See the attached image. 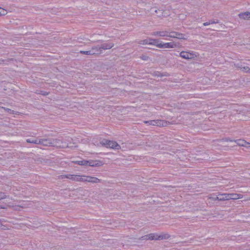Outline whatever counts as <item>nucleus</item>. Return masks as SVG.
Returning <instances> with one entry per match:
<instances>
[{
    "label": "nucleus",
    "mask_w": 250,
    "mask_h": 250,
    "mask_svg": "<svg viewBox=\"0 0 250 250\" xmlns=\"http://www.w3.org/2000/svg\"><path fill=\"white\" fill-rule=\"evenodd\" d=\"M104 144L106 145L107 147L115 149H119L121 146L116 142L106 140Z\"/></svg>",
    "instance_id": "6e6552de"
},
{
    "label": "nucleus",
    "mask_w": 250,
    "mask_h": 250,
    "mask_svg": "<svg viewBox=\"0 0 250 250\" xmlns=\"http://www.w3.org/2000/svg\"><path fill=\"white\" fill-rule=\"evenodd\" d=\"M153 41H154L153 39H148V42H153Z\"/></svg>",
    "instance_id": "a19ab883"
},
{
    "label": "nucleus",
    "mask_w": 250,
    "mask_h": 250,
    "mask_svg": "<svg viewBox=\"0 0 250 250\" xmlns=\"http://www.w3.org/2000/svg\"><path fill=\"white\" fill-rule=\"evenodd\" d=\"M160 48H175L177 47V44L174 42H162L159 45Z\"/></svg>",
    "instance_id": "1a4fd4ad"
},
{
    "label": "nucleus",
    "mask_w": 250,
    "mask_h": 250,
    "mask_svg": "<svg viewBox=\"0 0 250 250\" xmlns=\"http://www.w3.org/2000/svg\"><path fill=\"white\" fill-rule=\"evenodd\" d=\"M72 176L73 174H67V179L71 180Z\"/></svg>",
    "instance_id": "4c0bfd02"
},
{
    "label": "nucleus",
    "mask_w": 250,
    "mask_h": 250,
    "mask_svg": "<svg viewBox=\"0 0 250 250\" xmlns=\"http://www.w3.org/2000/svg\"><path fill=\"white\" fill-rule=\"evenodd\" d=\"M21 207V206H12V208H13L14 209H15V210H17V209H18V208H18V207Z\"/></svg>",
    "instance_id": "ea45409f"
},
{
    "label": "nucleus",
    "mask_w": 250,
    "mask_h": 250,
    "mask_svg": "<svg viewBox=\"0 0 250 250\" xmlns=\"http://www.w3.org/2000/svg\"><path fill=\"white\" fill-rule=\"evenodd\" d=\"M7 11L0 7V16L5 15L7 14Z\"/></svg>",
    "instance_id": "7c9ffc66"
},
{
    "label": "nucleus",
    "mask_w": 250,
    "mask_h": 250,
    "mask_svg": "<svg viewBox=\"0 0 250 250\" xmlns=\"http://www.w3.org/2000/svg\"><path fill=\"white\" fill-rule=\"evenodd\" d=\"M179 56L186 60H192L197 57V55L193 51H182L179 54Z\"/></svg>",
    "instance_id": "39448f33"
},
{
    "label": "nucleus",
    "mask_w": 250,
    "mask_h": 250,
    "mask_svg": "<svg viewBox=\"0 0 250 250\" xmlns=\"http://www.w3.org/2000/svg\"><path fill=\"white\" fill-rule=\"evenodd\" d=\"M39 140L36 139V140H31V139H27L26 140V142L28 143H33L36 144H39Z\"/></svg>",
    "instance_id": "c85d7f7f"
},
{
    "label": "nucleus",
    "mask_w": 250,
    "mask_h": 250,
    "mask_svg": "<svg viewBox=\"0 0 250 250\" xmlns=\"http://www.w3.org/2000/svg\"><path fill=\"white\" fill-rule=\"evenodd\" d=\"M1 109V107L0 106V109Z\"/></svg>",
    "instance_id": "49530a36"
},
{
    "label": "nucleus",
    "mask_w": 250,
    "mask_h": 250,
    "mask_svg": "<svg viewBox=\"0 0 250 250\" xmlns=\"http://www.w3.org/2000/svg\"><path fill=\"white\" fill-rule=\"evenodd\" d=\"M73 162L80 166H87V160L76 161Z\"/></svg>",
    "instance_id": "393cba45"
},
{
    "label": "nucleus",
    "mask_w": 250,
    "mask_h": 250,
    "mask_svg": "<svg viewBox=\"0 0 250 250\" xmlns=\"http://www.w3.org/2000/svg\"><path fill=\"white\" fill-rule=\"evenodd\" d=\"M99 35L97 34H93L91 36V42H97L99 41V38H98Z\"/></svg>",
    "instance_id": "5701e85b"
},
{
    "label": "nucleus",
    "mask_w": 250,
    "mask_h": 250,
    "mask_svg": "<svg viewBox=\"0 0 250 250\" xmlns=\"http://www.w3.org/2000/svg\"><path fill=\"white\" fill-rule=\"evenodd\" d=\"M169 31L167 30H160L153 32L151 35L155 37H168Z\"/></svg>",
    "instance_id": "0eeeda50"
},
{
    "label": "nucleus",
    "mask_w": 250,
    "mask_h": 250,
    "mask_svg": "<svg viewBox=\"0 0 250 250\" xmlns=\"http://www.w3.org/2000/svg\"><path fill=\"white\" fill-rule=\"evenodd\" d=\"M210 21H209L208 22H204L203 23V25L204 26H207V25H210Z\"/></svg>",
    "instance_id": "58836bf2"
},
{
    "label": "nucleus",
    "mask_w": 250,
    "mask_h": 250,
    "mask_svg": "<svg viewBox=\"0 0 250 250\" xmlns=\"http://www.w3.org/2000/svg\"><path fill=\"white\" fill-rule=\"evenodd\" d=\"M216 199L219 201H226L229 200V193H219Z\"/></svg>",
    "instance_id": "f8f14e48"
},
{
    "label": "nucleus",
    "mask_w": 250,
    "mask_h": 250,
    "mask_svg": "<svg viewBox=\"0 0 250 250\" xmlns=\"http://www.w3.org/2000/svg\"><path fill=\"white\" fill-rule=\"evenodd\" d=\"M170 235L168 233L161 232L160 233H151L143 236L139 238L140 240H162L168 239Z\"/></svg>",
    "instance_id": "f257e3e1"
},
{
    "label": "nucleus",
    "mask_w": 250,
    "mask_h": 250,
    "mask_svg": "<svg viewBox=\"0 0 250 250\" xmlns=\"http://www.w3.org/2000/svg\"><path fill=\"white\" fill-rule=\"evenodd\" d=\"M6 207L5 206L0 205V209H6Z\"/></svg>",
    "instance_id": "79ce46f5"
},
{
    "label": "nucleus",
    "mask_w": 250,
    "mask_h": 250,
    "mask_svg": "<svg viewBox=\"0 0 250 250\" xmlns=\"http://www.w3.org/2000/svg\"><path fill=\"white\" fill-rule=\"evenodd\" d=\"M53 139H42L39 140V144L42 145L44 146H53Z\"/></svg>",
    "instance_id": "9d476101"
},
{
    "label": "nucleus",
    "mask_w": 250,
    "mask_h": 250,
    "mask_svg": "<svg viewBox=\"0 0 250 250\" xmlns=\"http://www.w3.org/2000/svg\"><path fill=\"white\" fill-rule=\"evenodd\" d=\"M150 42H148V39H145L144 40L140 41L139 42V44L142 45L149 44Z\"/></svg>",
    "instance_id": "cd10ccee"
},
{
    "label": "nucleus",
    "mask_w": 250,
    "mask_h": 250,
    "mask_svg": "<svg viewBox=\"0 0 250 250\" xmlns=\"http://www.w3.org/2000/svg\"><path fill=\"white\" fill-rule=\"evenodd\" d=\"M177 33H178L177 32H175V31H169L168 37L172 38H176V37L177 35Z\"/></svg>",
    "instance_id": "b1692460"
},
{
    "label": "nucleus",
    "mask_w": 250,
    "mask_h": 250,
    "mask_svg": "<svg viewBox=\"0 0 250 250\" xmlns=\"http://www.w3.org/2000/svg\"><path fill=\"white\" fill-rule=\"evenodd\" d=\"M1 109H4L5 111L11 114H14V112H15V111L14 110H12L11 109L8 108L1 107Z\"/></svg>",
    "instance_id": "c756f323"
},
{
    "label": "nucleus",
    "mask_w": 250,
    "mask_h": 250,
    "mask_svg": "<svg viewBox=\"0 0 250 250\" xmlns=\"http://www.w3.org/2000/svg\"><path fill=\"white\" fill-rule=\"evenodd\" d=\"M87 166H89L91 167H98L100 166L101 162L97 161H93V160H90V161H87L86 162Z\"/></svg>",
    "instance_id": "a211bd4d"
},
{
    "label": "nucleus",
    "mask_w": 250,
    "mask_h": 250,
    "mask_svg": "<svg viewBox=\"0 0 250 250\" xmlns=\"http://www.w3.org/2000/svg\"><path fill=\"white\" fill-rule=\"evenodd\" d=\"M7 198L12 200V198H10L9 195H7L6 193L0 191V200Z\"/></svg>",
    "instance_id": "aec40b11"
},
{
    "label": "nucleus",
    "mask_w": 250,
    "mask_h": 250,
    "mask_svg": "<svg viewBox=\"0 0 250 250\" xmlns=\"http://www.w3.org/2000/svg\"><path fill=\"white\" fill-rule=\"evenodd\" d=\"M154 8H157L155 6L151 7L149 10H147V11L149 12L151 15H155V13H154V10L153 9Z\"/></svg>",
    "instance_id": "2f4dec72"
},
{
    "label": "nucleus",
    "mask_w": 250,
    "mask_h": 250,
    "mask_svg": "<svg viewBox=\"0 0 250 250\" xmlns=\"http://www.w3.org/2000/svg\"><path fill=\"white\" fill-rule=\"evenodd\" d=\"M91 50L93 51V55H98L103 53L100 45L93 46L91 48Z\"/></svg>",
    "instance_id": "ddd939ff"
},
{
    "label": "nucleus",
    "mask_w": 250,
    "mask_h": 250,
    "mask_svg": "<svg viewBox=\"0 0 250 250\" xmlns=\"http://www.w3.org/2000/svg\"><path fill=\"white\" fill-rule=\"evenodd\" d=\"M71 180L77 182H83V175L73 174Z\"/></svg>",
    "instance_id": "f3484780"
},
{
    "label": "nucleus",
    "mask_w": 250,
    "mask_h": 250,
    "mask_svg": "<svg viewBox=\"0 0 250 250\" xmlns=\"http://www.w3.org/2000/svg\"><path fill=\"white\" fill-rule=\"evenodd\" d=\"M114 45V44L113 43H104L102 44L100 46L102 50L103 51V50L110 49L112 48Z\"/></svg>",
    "instance_id": "2eb2a0df"
},
{
    "label": "nucleus",
    "mask_w": 250,
    "mask_h": 250,
    "mask_svg": "<svg viewBox=\"0 0 250 250\" xmlns=\"http://www.w3.org/2000/svg\"><path fill=\"white\" fill-rule=\"evenodd\" d=\"M245 147L250 148V143L246 142Z\"/></svg>",
    "instance_id": "f704fd0d"
},
{
    "label": "nucleus",
    "mask_w": 250,
    "mask_h": 250,
    "mask_svg": "<svg viewBox=\"0 0 250 250\" xmlns=\"http://www.w3.org/2000/svg\"><path fill=\"white\" fill-rule=\"evenodd\" d=\"M41 94L42 95L45 96L48 94V93L45 91H42Z\"/></svg>",
    "instance_id": "e433bc0d"
},
{
    "label": "nucleus",
    "mask_w": 250,
    "mask_h": 250,
    "mask_svg": "<svg viewBox=\"0 0 250 250\" xmlns=\"http://www.w3.org/2000/svg\"><path fill=\"white\" fill-rule=\"evenodd\" d=\"M154 13L156 16L158 18L163 19L167 18L170 16V11L167 9H159L158 8H154Z\"/></svg>",
    "instance_id": "20e7f679"
},
{
    "label": "nucleus",
    "mask_w": 250,
    "mask_h": 250,
    "mask_svg": "<svg viewBox=\"0 0 250 250\" xmlns=\"http://www.w3.org/2000/svg\"><path fill=\"white\" fill-rule=\"evenodd\" d=\"M210 23L211 24H214V23H219V21L218 20L215 21V20H211L209 21Z\"/></svg>",
    "instance_id": "72a5a7b5"
},
{
    "label": "nucleus",
    "mask_w": 250,
    "mask_h": 250,
    "mask_svg": "<svg viewBox=\"0 0 250 250\" xmlns=\"http://www.w3.org/2000/svg\"><path fill=\"white\" fill-rule=\"evenodd\" d=\"M176 38L180 40H187V37H186V36L184 34H183L179 32L177 33Z\"/></svg>",
    "instance_id": "a878e982"
},
{
    "label": "nucleus",
    "mask_w": 250,
    "mask_h": 250,
    "mask_svg": "<svg viewBox=\"0 0 250 250\" xmlns=\"http://www.w3.org/2000/svg\"><path fill=\"white\" fill-rule=\"evenodd\" d=\"M144 123L146 124H148L149 125H157L159 126H166L170 124L168 122L161 120L145 121Z\"/></svg>",
    "instance_id": "7ed1b4c3"
},
{
    "label": "nucleus",
    "mask_w": 250,
    "mask_h": 250,
    "mask_svg": "<svg viewBox=\"0 0 250 250\" xmlns=\"http://www.w3.org/2000/svg\"><path fill=\"white\" fill-rule=\"evenodd\" d=\"M234 67L240 69L242 71L246 73H250V68L248 66H244L242 67V65L240 63H234Z\"/></svg>",
    "instance_id": "4468645a"
},
{
    "label": "nucleus",
    "mask_w": 250,
    "mask_h": 250,
    "mask_svg": "<svg viewBox=\"0 0 250 250\" xmlns=\"http://www.w3.org/2000/svg\"><path fill=\"white\" fill-rule=\"evenodd\" d=\"M80 52L81 54H84V55H93V51L91 50H88V51H80Z\"/></svg>",
    "instance_id": "bb28decb"
},
{
    "label": "nucleus",
    "mask_w": 250,
    "mask_h": 250,
    "mask_svg": "<svg viewBox=\"0 0 250 250\" xmlns=\"http://www.w3.org/2000/svg\"><path fill=\"white\" fill-rule=\"evenodd\" d=\"M209 199H212V200H218L216 199V197H215V198L209 197Z\"/></svg>",
    "instance_id": "37998d69"
},
{
    "label": "nucleus",
    "mask_w": 250,
    "mask_h": 250,
    "mask_svg": "<svg viewBox=\"0 0 250 250\" xmlns=\"http://www.w3.org/2000/svg\"><path fill=\"white\" fill-rule=\"evenodd\" d=\"M76 192L77 195L81 196V198L82 199H83L84 197H87L88 196L89 191L86 189H83L82 188L77 189L76 190Z\"/></svg>",
    "instance_id": "9b49d317"
},
{
    "label": "nucleus",
    "mask_w": 250,
    "mask_h": 250,
    "mask_svg": "<svg viewBox=\"0 0 250 250\" xmlns=\"http://www.w3.org/2000/svg\"><path fill=\"white\" fill-rule=\"evenodd\" d=\"M146 57H143L142 58L143 59V60H146Z\"/></svg>",
    "instance_id": "c03bdc74"
},
{
    "label": "nucleus",
    "mask_w": 250,
    "mask_h": 250,
    "mask_svg": "<svg viewBox=\"0 0 250 250\" xmlns=\"http://www.w3.org/2000/svg\"><path fill=\"white\" fill-rule=\"evenodd\" d=\"M102 180L94 176L83 175V182H88L92 184H97L101 183Z\"/></svg>",
    "instance_id": "423d86ee"
},
{
    "label": "nucleus",
    "mask_w": 250,
    "mask_h": 250,
    "mask_svg": "<svg viewBox=\"0 0 250 250\" xmlns=\"http://www.w3.org/2000/svg\"><path fill=\"white\" fill-rule=\"evenodd\" d=\"M229 200H236L238 199H241L243 197V195L237 193H229Z\"/></svg>",
    "instance_id": "6ab92c4d"
},
{
    "label": "nucleus",
    "mask_w": 250,
    "mask_h": 250,
    "mask_svg": "<svg viewBox=\"0 0 250 250\" xmlns=\"http://www.w3.org/2000/svg\"><path fill=\"white\" fill-rule=\"evenodd\" d=\"M52 142L53 146H56L60 148H72L73 147V146L70 144L69 145L66 142L59 139H53Z\"/></svg>",
    "instance_id": "f03ea898"
},
{
    "label": "nucleus",
    "mask_w": 250,
    "mask_h": 250,
    "mask_svg": "<svg viewBox=\"0 0 250 250\" xmlns=\"http://www.w3.org/2000/svg\"><path fill=\"white\" fill-rule=\"evenodd\" d=\"M67 178V174L65 175H61L59 176V179L61 180H62L63 179Z\"/></svg>",
    "instance_id": "473e14b6"
},
{
    "label": "nucleus",
    "mask_w": 250,
    "mask_h": 250,
    "mask_svg": "<svg viewBox=\"0 0 250 250\" xmlns=\"http://www.w3.org/2000/svg\"><path fill=\"white\" fill-rule=\"evenodd\" d=\"M223 141H226V142H234L233 140H230L229 138H226L222 140Z\"/></svg>",
    "instance_id": "c9c22d12"
},
{
    "label": "nucleus",
    "mask_w": 250,
    "mask_h": 250,
    "mask_svg": "<svg viewBox=\"0 0 250 250\" xmlns=\"http://www.w3.org/2000/svg\"><path fill=\"white\" fill-rule=\"evenodd\" d=\"M234 142L237 143V144L241 146H245L246 141L242 139H239L237 140H234Z\"/></svg>",
    "instance_id": "412c9836"
},
{
    "label": "nucleus",
    "mask_w": 250,
    "mask_h": 250,
    "mask_svg": "<svg viewBox=\"0 0 250 250\" xmlns=\"http://www.w3.org/2000/svg\"><path fill=\"white\" fill-rule=\"evenodd\" d=\"M239 17L240 19L244 20H250V12H246L244 13H241L239 15Z\"/></svg>",
    "instance_id": "dca6fc26"
},
{
    "label": "nucleus",
    "mask_w": 250,
    "mask_h": 250,
    "mask_svg": "<svg viewBox=\"0 0 250 250\" xmlns=\"http://www.w3.org/2000/svg\"><path fill=\"white\" fill-rule=\"evenodd\" d=\"M162 42H160L157 39H154L153 42H150V45H155L156 47L160 48L159 45L162 44Z\"/></svg>",
    "instance_id": "4be33fe9"
},
{
    "label": "nucleus",
    "mask_w": 250,
    "mask_h": 250,
    "mask_svg": "<svg viewBox=\"0 0 250 250\" xmlns=\"http://www.w3.org/2000/svg\"><path fill=\"white\" fill-rule=\"evenodd\" d=\"M246 200H250V198H247V199H246Z\"/></svg>",
    "instance_id": "a18cd8bd"
}]
</instances>
